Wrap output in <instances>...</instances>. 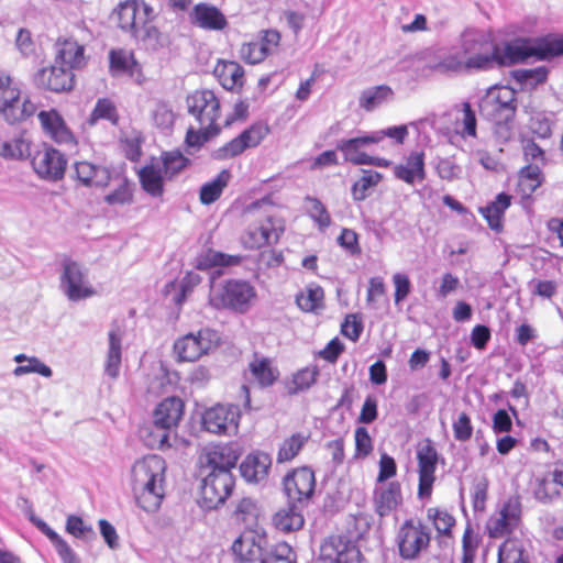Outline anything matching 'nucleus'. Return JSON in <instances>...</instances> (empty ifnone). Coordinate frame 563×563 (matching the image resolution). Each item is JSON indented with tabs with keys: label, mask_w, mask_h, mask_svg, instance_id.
<instances>
[{
	"label": "nucleus",
	"mask_w": 563,
	"mask_h": 563,
	"mask_svg": "<svg viewBox=\"0 0 563 563\" xmlns=\"http://www.w3.org/2000/svg\"><path fill=\"white\" fill-rule=\"evenodd\" d=\"M309 437L302 433H295L285 439L277 453V463L289 462L295 459L307 443Z\"/></svg>",
	"instance_id": "obj_47"
},
{
	"label": "nucleus",
	"mask_w": 563,
	"mask_h": 563,
	"mask_svg": "<svg viewBox=\"0 0 563 563\" xmlns=\"http://www.w3.org/2000/svg\"><path fill=\"white\" fill-rule=\"evenodd\" d=\"M427 518L432 522L439 536H450L455 523L454 517L443 508H428Z\"/></svg>",
	"instance_id": "obj_48"
},
{
	"label": "nucleus",
	"mask_w": 563,
	"mask_h": 563,
	"mask_svg": "<svg viewBox=\"0 0 563 563\" xmlns=\"http://www.w3.org/2000/svg\"><path fill=\"white\" fill-rule=\"evenodd\" d=\"M374 508L379 517L395 511L402 504L401 487L398 482H389L377 486L374 490Z\"/></svg>",
	"instance_id": "obj_26"
},
{
	"label": "nucleus",
	"mask_w": 563,
	"mask_h": 563,
	"mask_svg": "<svg viewBox=\"0 0 563 563\" xmlns=\"http://www.w3.org/2000/svg\"><path fill=\"white\" fill-rule=\"evenodd\" d=\"M559 495L554 479L537 478L533 484V496L543 504H548Z\"/></svg>",
	"instance_id": "obj_58"
},
{
	"label": "nucleus",
	"mask_w": 563,
	"mask_h": 563,
	"mask_svg": "<svg viewBox=\"0 0 563 563\" xmlns=\"http://www.w3.org/2000/svg\"><path fill=\"white\" fill-rule=\"evenodd\" d=\"M249 371L260 386H271L278 377V371L274 368L266 357H255L249 365Z\"/></svg>",
	"instance_id": "obj_41"
},
{
	"label": "nucleus",
	"mask_w": 563,
	"mask_h": 563,
	"mask_svg": "<svg viewBox=\"0 0 563 563\" xmlns=\"http://www.w3.org/2000/svg\"><path fill=\"white\" fill-rule=\"evenodd\" d=\"M460 49L467 58L468 68L492 69L497 66L514 65V41L497 44L484 30L468 27L462 32Z\"/></svg>",
	"instance_id": "obj_1"
},
{
	"label": "nucleus",
	"mask_w": 563,
	"mask_h": 563,
	"mask_svg": "<svg viewBox=\"0 0 563 563\" xmlns=\"http://www.w3.org/2000/svg\"><path fill=\"white\" fill-rule=\"evenodd\" d=\"M104 119L115 124L118 121V112L114 103L109 99H100L91 112L89 122L95 124L98 120Z\"/></svg>",
	"instance_id": "obj_59"
},
{
	"label": "nucleus",
	"mask_w": 563,
	"mask_h": 563,
	"mask_svg": "<svg viewBox=\"0 0 563 563\" xmlns=\"http://www.w3.org/2000/svg\"><path fill=\"white\" fill-rule=\"evenodd\" d=\"M319 558L324 563H360L361 552L349 538L331 536L321 543Z\"/></svg>",
	"instance_id": "obj_17"
},
{
	"label": "nucleus",
	"mask_w": 563,
	"mask_h": 563,
	"mask_svg": "<svg viewBox=\"0 0 563 563\" xmlns=\"http://www.w3.org/2000/svg\"><path fill=\"white\" fill-rule=\"evenodd\" d=\"M457 123L461 124V135L463 137H476L477 136V119L475 111L472 109L470 102H463L461 110V118L457 119Z\"/></svg>",
	"instance_id": "obj_56"
},
{
	"label": "nucleus",
	"mask_w": 563,
	"mask_h": 563,
	"mask_svg": "<svg viewBox=\"0 0 563 563\" xmlns=\"http://www.w3.org/2000/svg\"><path fill=\"white\" fill-rule=\"evenodd\" d=\"M393 90L386 85L371 87L362 91L358 103L366 111H373L383 103L391 100Z\"/></svg>",
	"instance_id": "obj_39"
},
{
	"label": "nucleus",
	"mask_w": 563,
	"mask_h": 563,
	"mask_svg": "<svg viewBox=\"0 0 563 563\" xmlns=\"http://www.w3.org/2000/svg\"><path fill=\"white\" fill-rule=\"evenodd\" d=\"M241 453L239 444L234 442L208 445L199 457L201 472H231Z\"/></svg>",
	"instance_id": "obj_10"
},
{
	"label": "nucleus",
	"mask_w": 563,
	"mask_h": 563,
	"mask_svg": "<svg viewBox=\"0 0 563 563\" xmlns=\"http://www.w3.org/2000/svg\"><path fill=\"white\" fill-rule=\"evenodd\" d=\"M205 478L201 485V497L207 508H217L231 495L234 478L231 472H201Z\"/></svg>",
	"instance_id": "obj_14"
},
{
	"label": "nucleus",
	"mask_w": 563,
	"mask_h": 563,
	"mask_svg": "<svg viewBox=\"0 0 563 563\" xmlns=\"http://www.w3.org/2000/svg\"><path fill=\"white\" fill-rule=\"evenodd\" d=\"M184 413V402L177 397H168L156 407L153 418L159 448L169 446L166 430L176 427Z\"/></svg>",
	"instance_id": "obj_13"
},
{
	"label": "nucleus",
	"mask_w": 563,
	"mask_h": 563,
	"mask_svg": "<svg viewBox=\"0 0 563 563\" xmlns=\"http://www.w3.org/2000/svg\"><path fill=\"white\" fill-rule=\"evenodd\" d=\"M271 456L263 452L249 454L240 465L241 476L249 483H260L268 476Z\"/></svg>",
	"instance_id": "obj_32"
},
{
	"label": "nucleus",
	"mask_w": 563,
	"mask_h": 563,
	"mask_svg": "<svg viewBox=\"0 0 563 563\" xmlns=\"http://www.w3.org/2000/svg\"><path fill=\"white\" fill-rule=\"evenodd\" d=\"M139 180L142 189L150 196L157 198L164 194V185L167 178L156 158H152L150 163L143 166L139 173Z\"/></svg>",
	"instance_id": "obj_31"
},
{
	"label": "nucleus",
	"mask_w": 563,
	"mask_h": 563,
	"mask_svg": "<svg viewBox=\"0 0 563 563\" xmlns=\"http://www.w3.org/2000/svg\"><path fill=\"white\" fill-rule=\"evenodd\" d=\"M493 123V137L497 144L504 145L515 136V118L489 120Z\"/></svg>",
	"instance_id": "obj_54"
},
{
	"label": "nucleus",
	"mask_w": 563,
	"mask_h": 563,
	"mask_svg": "<svg viewBox=\"0 0 563 563\" xmlns=\"http://www.w3.org/2000/svg\"><path fill=\"white\" fill-rule=\"evenodd\" d=\"M307 203L310 217L320 228H328L331 224V218L322 202L316 198H307Z\"/></svg>",
	"instance_id": "obj_64"
},
{
	"label": "nucleus",
	"mask_w": 563,
	"mask_h": 563,
	"mask_svg": "<svg viewBox=\"0 0 563 563\" xmlns=\"http://www.w3.org/2000/svg\"><path fill=\"white\" fill-rule=\"evenodd\" d=\"M154 16L153 8L141 0L120 2L112 12V19L123 32L152 51L165 44V37L153 24Z\"/></svg>",
	"instance_id": "obj_2"
},
{
	"label": "nucleus",
	"mask_w": 563,
	"mask_h": 563,
	"mask_svg": "<svg viewBox=\"0 0 563 563\" xmlns=\"http://www.w3.org/2000/svg\"><path fill=\"white\" fill-rule=\"evenodd\" d=\"M514 64L530 57L551 60L563 56V34H548L536 38H517L514 41Z\"/></svg>",
	"instance_id": "obj_6"
},
{
	"label": "nucleus",
	"mask_w": 563,
	"mask_h": 563,
	"mask_svg": "<svg viewBox=\"0 0 563 563\" xmlns=\"http://www.w3.org/2000/svg\"><path fill=\"white\" fill-rule=\"evenodd\" d=\"M213 74L227 90H233L243 85L244 70L235 62H218Z\"/></svg>",
	"instance_id": "obj_35"
},
{
	"label": "nucleus",
	"mask_w": 563,
	"mask_h": 563,
	"mask_svg": "<svg viewBox=\"0 0 563 563\" xmlns=\"http://www.w3.org/2000/svg\"><path fill=\"white\" fill-rule=\"evenodd\" d=\"M552 124V118L545 112H534L529 120L530 131L540 139L551 136Z\"/></svg>",
	"instance_id": "obj_55"
},
{
	"label": "nucleus",
	"mask_w": 563,
	"mask_h": 563,
	"mask_svg": "<svg viewBox=\"0 0 563 563\" xmlns=\"http://www.w3.org/2000/svg\"><path fill=\"white\" fill-rule=\"evenodd\" d=\"M324 292L318 285L307 286L296 296L297 306L305 312H314L323 305Z\"/></svg>",
	"instance_id": "obj_46"
},
{
	"label": "nucleus",
	"mask_w": 563,
	"mask_h": 563,
	"mask_svg": "<svg viewBox=\"0 0 563 563\" xmlns=\"http://www.w3.org/2000/svg\"><path fill=\"white\" fill-rule=\"evenodd\" d=\"M66 530L78 539H89L95 536L93 529L90 526L85 525L80 517L74 515L67 517Z\"/></svg>",
	"instance_id": "obj_63"
},
{
	"label": "nucleus",
	"mask_w": 563,
	"mask_h": 563,
	"mask_svg": "<svg viewBox=\"0 0 563 563\" xmlns=\"http://www.w3.org/2000/svg\"><path fill=\"white\" fill-rule=\"evenodd\" d=\"M231 174L228 169H222L214 179L206 183L200 188V201L203 205H211L219 199L223 189L228 186Z\"/></svg>",
	"instance_id": "obj_40"
},
{
	"label": "nucleus",
	"mask_w": 563,
	"mask_h": 563,
	"mask_svg": "<svg viewBox=\"0 0 563 563\" xmlns=\"http://www.w3.org/2000/svg\"><path fill=\"white\" fill-rule=\"evenodd\" d=\"M192 24L209 31H221L228 22L224 14L216 7L198 3L190 13Z\"/></svg>",
	"instance_id": "obj_33"
},
{
	"label": "nucleus",
	"mask_w": 563,
	"mask_h": 563,
	"mask_svg": "<svg viewBox=\"0 0 563 563\" xmlns=\"http://www.w3.org/2000/svg\"><path fill=\"white\" fill-rule=\"evenodd\" d=\"M240 409L234 405H216L202 415L203 429L214 434H231L238 431Z\"/></svg>",
	"instance_id": "obj_11"
},
{
	"label": "nucleus",
	"mask_w": 563,
	"mask_h": 563,
	"mask_svg": "<svg viewBox=\"0 0 563 563\" xmlns=\"http://www.w3.org/2000/svg\"><path fill=\"white\" fill-rule=\"evenodd\" d=\"M220 336L217 331L201 329L197 333H188L174 343L178 360L195 362L218 346Z\"/></svg>",
	"instance_id": "obj_9"
},
{
	"label": "nucleus",
	"mask_w": 563,
	"mask_h": 563,
	"mask_svg": "<svg viewBox=\"0 0 563 563\" xmlns=\"http://www.w3.org/2000/svg\"><path fill=\"white\" fill-rule=\"evenodd\" d=\"M488 490V479L486 476L477 477L472 487V501L475 511H482L485 508Z\"/></svg>",
	"instance_id": "obj_62"
},
{
	"label": "nucleus",
	"mask_w": 563,
	"mask_h": 563,
	"mask_svg": "<svg viewBox=\"0 0 563 563\" xmlns=\"http://www.w3.org/2000/svg\"><path fill=\"white\" fill-rule=\"evenodd\" d=\"M438 68L441 71L453 73H460L470 69L467 66V58L460 48L445 55L438 64Z\"/></svg>",
	"instance_id": "obj_57"
},
{
	"label": "nucleus",
	"mask_w": 563,
	"mask_h": 563,
	"mask_svg": "<svg viewBox=\"0 0 563 563\" xmlns=\"http://www.w3.org/2000/svg\"><path fill=\"white\" fill-rule=\"evenodd\" d=\"M55 48L56 64H62L70 70L85 65V46L84 44H79L77 40L73 37L58 38Z\"/></svg>",
	"instance_id": "obj_29"
},
{
	"label": "nucleus",
	"mask_w": 563,
	"mask_h": 563,
	"mask_svg": "<svg viewBox=\"0 0 563 563\" xmlns=\"http://www.w3.org/2000/svg\"><path fill=\"white\" fill-rule=\"evenodd\" d=\"M0 155L5 158L22 159L30 155V142L22 136L10 141L0 139Z\"/></svg>",
	"instance_id": "obj_49"
},
{
	"label": "nucleus",
	"mask_w": 563,
	"mask_h": 563,
	"mask_svg": "<svg viewBox=\"0 0 563 563\" xmlns=\"http://www.w3.org/2000/svg\"><path fill=\"white\" fill-rule=\"evenodd\" d=\"M110 70L114 76L129 75L134 77L140 74V65L131 52L112 49L109 54Z\"/></svg>",
	"instance_id": "obj_36"
},
{
	"label": "nucleus",
	"mask_w": 563,
	"mask_h": 563,
	"mask_svg": "<svg viewBox=\"0 0 563 563\" xmlns=\"http://www.w3.org/2000/svg\"><path fill=\"white\" fill-rule=\"evenodd\" d=\"M478 109L486 120L515 118L517 92L508 86H493L479 99Z\"/></svg>",
	"instance_id": "obj_7"
},
{
	"label": "nucleus",
	"mask_w": 563,
	"mask_h": 563,
	"mask_svg": "<svg viewBox=\"0 0 563 563\" xmlns=\"http://www.w3.org/2000/svg\"><path fill=\"white\" fill-rule=\"evenodd\" d=\"M30 520L43 534L48 538L63 563H80V560L73 548L44 520L35 517L34 515L30 516Z\"/></svg>",
	"instance_id": "obj_34"
},
{
	"label": "nucleus",
	"mask_w": 563,
	"mask_h": 563,
	"mask_svg": "<svg viewBox=\"0 0 563 563\" xmlns=\"http://www.w3.org/2000/svg\"><path fill=\"white\" fill-rule=\"evenodd\" d=\"M189 113L203 128H218L216 121L220 117V102L211 90L195 91L187 100Z\"/></svg>",
	"instance_id": "obj_19"
},
{
	"label": "nucleus",
	"mask_w": 563,
	"mask_h": 563,
	"mask_svg": "<svg viewBox=\"0 0 563 563\" xmlns=\"http://www.w3.org/2000/svg\"><path fill=\"white\" fill-rule=\"evenodd\" d=\"M156 161H158V164H162V169L167 180L175 178L190 164L189 158L178 151L164 152Z\"/></svg>",
	"instance_id": "obj_43"
},
{
	"label": "nucleus",
	"mask_w": 563,
	"mask_h": 563,
	"mask_svg": "<svg viewBox=\"0 0 563 563\" xmlns=\"http://www.w3.org/2000/svg\"><path fill=\"white\" fill-rule=\"evenodd\" d=\"M383 179V175L376 170L362 169V176L352 186V196L355 201L365 200Z\"/></svg>",
	"instance_id": "obj_44"
},
{
	"label": "nucleus",
	"mask_w": 563,
	"mask_h": 563,
	"mask_svg": "<svg viewBox=\"0 0 563 563\" xmlns=\"http://www.w3.org/2000/svg\"><path fill=\"white\" fill-rule=\"evenodd\" d=\"M273 522L279 531L292 532L303 527L305 519L298 507L292 504L286 508L279 509L275 514Z\"/></svg>",
	"instance_id": "obj_37"
},
{
	"label": "nucleus",
	"mask_w": 563,
	"mask_h": 563,
	"mask_svg": "<svg viewBox=\"0 0 563 563\" xmlns=\"http://www.w3.org/2000/svg\"><path fill=\"white\" fill-rule=\"evenodd\" d=\"M13 360L21 364L13 369V375L15 377H21L27 374H38L43 377L49 378L53 375L51 367L36 356H27L26 354L21 353L16 354Z\"/></svg>",
	"instance_id": "obj_38"
},
{
	"label": "nucleus",
	"mask_w": 563,
	"mask_h": 563,
	"mask_svg": "<svg viewBox=\"0 0 563 563\" xmlns=\"http://www.w3.org/2000/svg\"><path fill=\"white\" fill-rule=\"evenodd\" d=\"M521 504L518 497L508 498L501 507L489 517L486 529L490 538H501L510 533L520 521Z\"/></svg>",
	"instance_id": "obj_15"
},
{
	"label": "nucleus",
	"mask_w": 563,
	"mask_h": 563,
	"mask_svg": "<svg viewBox=\"0 0 563 563\" xmlns=\"http://www.w3.org/2000/svg\"><path fill=\"white\" fill-rule=\"evenodd\" d=\"M394 176L408 184L413 185L417 180L422 181L426 178L424 153L422 151L411 152L405 159L394 166Z\"/></svg>",
	"instance_id": "obj_28"
},
{
	"label": "nucleus",
	"mask_w": 563,
	"mask_h": 563,
	"mask_svg": "<svg viewBox=\"0 0 563 563\" xmlns=\"http://www.w3.org/2000/svg\"><path fill=\"white\" fill-rule=\"evenodd\" d=\"M74 170L76 179L86 187H107L111 179L107 167L87 161L76 162Z\"/></svg>",
	"instance_id": "obj_30"
},
{
	"label": "nucleus",
	"mask_w": 563,
	"mask_h": 563,
	"mask_svg": "<svg viewBox=\"0 0 563 563\" xmlns=\"http://www.w3.org/2000/svg\"><path fill=\"white\" fill-rule=\"evenodd\" d=\"M20 98L19 85L13 81L11 76L0 73V113L10 124L26 120L37 109L36 104L29 98H24L22 103L19 104Z\"/></svg>",
	"instance_id": "obj_5"
},
{
	"label": "nucleus",
	"mask_w": 563,
	"mask_h": 563,
	"mask_svg": "<svg viewBox=\"0 0 563 563\" xmlns=\"http://www.w3.org/2000/svg\"><path fill=\"white\" fill-rule=\"evenodd\" d=\"M282 232V225L267 212V217L249 225L241 236V243L245 249H260L266 244L276 243Z\"/></svg>",
	"instance_id": "obj_16"
},
{
	"label": "nucleus",
	"mask_w": 563,
	"mask_h": 563,
	"mask_svg": "<svg viewBox=\"0 0 563 563\" xmlns=\"http://www.w3.org/2000/svg\"><path fill=\"white\" fill-rule=\"evenodd\" d=\"M269 129L263 124H254L243 131L239 136L243 141L245 148L257 146L268 134Z\"/></svg>",
	"instance_id": "obj_61"
},
{
	"label": "nucleus",
	"mask_w": 563,
	"mask_h": 563,
	"mask_svg": "<svg viewBox=\"0 0 563 563\" xmlns=\"http://www.w3.org/2000/svg\"><path fill=\"white\" fill-rule=\"evenodd\" d=\"M265 539L257 534L254 530L244 531L232 544L233 553L244 562H251L262 558L263 543Z\"/></svg>",
	"instance_id": "obj_27"
},
{
	"label": "nucleus",
	"mask_w": 563,
	"mask_h": 563,
	"mask_svg": "<svg viewBox=\"0 0 563 563\" xmlns=\"http://www.w3.org/2000/svg\"><path fill=\"white\" fill-rule=\"evenodd\" d=\"M255 298L256 290L246 280H211L208 302L217 310L229 309L238 313H245Z\"/></svg>",
	"instance_id": "obj_4"
},
{
	"label": "nucleus",
	"mask_w": 563,
	"mask_h": 563,
	"mask_svg": "<svg viewBox=\"0 0 563 563\" xmlns=\"http://www.w3.org/2000/svg\"><path fill=\"white\" fill-rule=\"evenodd\" d=\"M509 206L510 196L499 194L493 202L481 208V213L487 220L492 229L498 230L501 227V217Z\"/></svg>",
	"instance_id": "obj_45"
},
{
	"label": "nucleus",
	"mask_w": 563,
	"mask_h": 563,
	"mask_svg": "<svg viewBox=\"0 0 563 563\" xmlns=\"http://www.w3.org/2000/svg\"><path fill=\"white\" fill-rule=\"evenodd\" d=\"M103 201L111 207L132 205L134 201V184L125 177L119 179L115 188L103 197Z\"/></svg>",
	"instance_id": "obj_42"
},
{
	"label": "nucleus",
	"mask_w": 563,
	"mask_h": 563,
	"mask_svg": "<svg viewBox=\"0 0 563 563\" xmlns=\"http://www.w3.org/2000/svg\"><path fill=\"white\" fill-rule=\"evenodd\" d=\"M319 371L316 366L305 367L294 374L291 385L289 386L290 394H298L308 390L317 382Z\"/></svg>",
	"instance_id": "obj_51"
},
{
	"label": "nucleus",
	"mask_w": 563,
	"mask_h": 563,
	"mask_svg": "<svg viewBox=\"0 0 563 563\" xmlns=\"http://www.w3.org/2000/svg\"><path fill=\"white\" fill-rule=\"evenodd\" d=\"M419 465V496H430L434 483L438 453L431 445L421 448L417 453Z\"/></svg>",
	"instance_id": "obj_24"
},
{
	"label": "nucleus",
	"mask_w": 563,
	"mask_h": 563,
	"mask_svg": "<svg viewBox=\"0 0 563 563\" xmlns=\"http://www.w3.org/2000/svg\"><path fill=\"white\" fill-rule=\"evenodd\" d=\"M166 463L157 454L137 460L132 466V489L137 505L147 512L156 511L164 498Z\"/></svg>",
	"instance_id": "obj_3"
},
{
	"label": "nucleus",
	"mask_w": 563,
	"mask_h": 563,
	"mask_svg": "<svg viewBox=\"0 0 563 563\" xmlns=\"http://www.w3.org/2000/svg\"><path fill=\"white\" fill-rule=\"evenodd\" d=\"M32 166L40 178L57 181L65 175L67 159L58 150L45 146L34 154Z\"/></svg>",
	"instance_id": "obj_18"
},
{
	"label": "nucleus",
	"mask_w": 563,
	"mask_h": 563,
	"mask_svg": "<svg viewBox=\"0 0 563 563\" xmlns=\"http://www.w3.org/2000/svg\"><path fill=\"white\" fill-rule=\"evenodd\" d=\"M59 289L70 301H80L96 295L88 271L76 261L65 258L59 274Z\"/></svg>",
	"instance_id": "obj_8"
},
{
	"label": "nucleus",
	"mask_w": 563,
	"mask_h": 563,
	"mask_svg": "<svg viewBox=\"0 0 563 563\" xmlns=\"http://www.w3.org/2000/svg\"><path fill=\"white\" fill-rule=\"evenodd\" d=\"M498 563H527L522 558L521 543L514 539L506 540L499 547Z\"/></svg>",
	"instance_id": "obj_53"
},
{
	"label": "nucleus",
	"mask_w": 563,
	"mask_h": 563,
	"mask_svg": "<svg viewBox=\"0 0 563 563\" xmlns=\"http://www.w3.org/2000/svg\"><path fill=\"white\" fill-rule=\"evenodd\" d=\"M153 121L162 130H168L175 122V113L166 102H157L153 110Z\"/></svg>",
	"instance_id": "obj_60"
},
{
	"label": "nucleus",
	"mask_w": 563,
	"mask_h": 563,
	"mask_svg": "<svg viewBox=\"0 0 563 563\" xmlns=\"http://www.w3.org/2000/svg\"><path fill=\"white\" fill-rule=\"evenodd\" d=\"M242 261L240 255H229L221 252L209 250L199 260L198 268H209L217 266H232L238 265Z\"/></svg>",
	"instance_id": "obj_50"
},
{
	"label": "nucleus",
	"mask_w": 563,
	"mask_h": 563,
	"mask_svg": "<svg viewBox=\"0 0 563 563\" xmlns=\"http://www.w3.org/2000/svg\"><path fill=\"white\" fill-rule=\"evenodd\" d=\"M261 563H296V554L289 544L280 542L265 552Z\"/></svg>",
	"instance_id": "obj_52"
},
{
	"label": "nucleus",
	"mask_w": 563,
	"mask_h": 563,
	"mask_svg": "<svg viewBox=\"0 0 563 563\" xmlns=\"http://www.w3.org/2000/svg\"><path fill=\"white\" fill-rule=\"evenodd\" d=\"M125 325L122 322L113 321L108 331V347L106 352L103 371L111 379L120 375L122 364V342L125 338Z\"/></svg>",
	"instance_id": "obj_20"
},
{
	"label": "nucleus",
	"mask_w": 563,
	"mask_h": 563,
	"mask_svg": "<svg viewBox=\"0 0 563 563\" xmlns=\"http://www.w3.org/2000/svg\"><path fill=\"white\" fill-rule=\"evenodd\" d=\"M38 87L54 92L68 91L73 88L74 75L71 70L62 64L40 69L35 75Z\"/></svg>",
	"instance_id": "obj_22"
},
{
	"label": "nucleus",
	"mask_w": 563,
	"mask_h": 563,
	"mask_svg": "<svg viewBox=\"0 0 563 563\" xmlns=\"http://www.w3.org/2000/svg\"><path fill=\"white\" fill-rule=\"evenodd\" d=\"M314 484L313 472L308 467H301L285 477L284 489L291 501L301 503L311 497Z\"/></svg>",
	"instance_id": "obj_21"
},
{
	"label": "nucleus",
	"mask_w": 563,
	"mask_h": 563,
	"mask_svg": "<svg viewBox=\"0 0 563 563\" xmlns=\"http://www.w3.org/2000/svg\"><path fill=\"white\" fill-rule=\"evenodd\" d=\"M400 555L404 559H415L429 545L430 534L428 528L420 521L407 520L397 534Z\"/></svg>",
	"instance_id": "obj_12"
},
{
	"label": "nucleus",
	"mask_w": 563,
	"mask_h": 563,
	"mask_svg": "<svg viewBox=\"0 0 563 563\" xmlns=\"http://www.w3.org/2000/svg\"><path fill=\"white\" fill-rule=\"evenodd\" d=\"M376 144L373 133L358 135L351 139H342L336 143V150L343 154L344 161L353 165H364L367 157L365 152Z\"/></svg>",
	"instance_id": "obj_25"
},
{
	"label": "nucleus",
	"mask_w": 563,
	"mask_h": 563,
	"mask_svg": "<svg viewBox=\"0 0 563 563\" xmlns=\"http://www.w3.org/2000/svg\"><path fill=\"white\" fill-rule=\"evenodd\" d=\"M37 118L44 133L54 142L64 145H73L76 143L74 134L66 125L63 117L55 109L41 111Z\"/></svg>",
	"instance_id": "obj_23"
}]
</instances>
